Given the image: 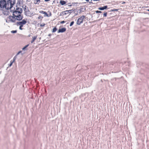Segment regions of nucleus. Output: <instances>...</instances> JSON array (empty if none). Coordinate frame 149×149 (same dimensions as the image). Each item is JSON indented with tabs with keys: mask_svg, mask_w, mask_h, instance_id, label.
<instances>
[{
	"mask_svg": "<svg viewBox=\"0 0 149 149\" xmlns=\"http://www.w3.org/2000/svg\"><path fill=\"white\" fill-rule=\"evenodd\" d=\"M15 3V0H0V7L10 9Z\"/></svg>",
	"mask_w": 149,
	"mask_h": 149,
	"instance_id": "f257e3e1",
	"label": "nucleus"
},
{
	"mask_svg": "<svg viewBox=\"0 0 149 149\" xmlns=\"http://www.w3.org/2000/svg\"><path fill=\"white\" fill-rule=\"evenodd\" d=\"M85 16L83 15L79 18L77 20V24L78 25H80L83 22L84 19H85Z\"/></svg>",
	"mask_w": 149,
	"mask_h": 149,
	"instance_id": "f03ea898",
	"label": "nucleus"
},
{
	"mask_svg": "<svg viewBox=\"0 0 149 149\" xmlns=\"http://www.w3.org/2000/svg\"><path fill=\"white\" fill-rule=\"evenodd\" d=\"M15 17V18L17 19V20L20 21L22 20L23 18V15L22 13L21 14H17L16 15H14Z\"/></svg>",
	"mask_w": 149,
	"mask_h": 149,
	"instance_id": "7ed1b4c3",
	"label": "nucleus"
},
{
	"mask_svg": "<svg viewBox=\"0 0 149 149\" xmlns=\"http://www.w3.org/2000/svg\"><path fill=\"white\" fill-rule=\"evenodd\" d=\"M24 11L25 15L26 16H29V15H31L32 14L31 13L30 14L29 11V10L28 8L26 6H25L24 8Z\"/></svg>",
	"mask_w": 149,
	"mask_h": 149,
	"instance_id": "20e7f679",
	"label": "nucleus"
},
{
	"mask_svg": "<svg viewBox=\"0 0 149 149\" xmlns=\"http://www.w3.org/2000/svg\"><path fill=\"white\" fill-rule=\"evenodd\" d=\"M27 19H24L22 21H19L17 22V25H22L23 26L24 25L26 24L27 23Z\"/></svg>",
	"mask_w": 149,
	"mask_h": 149,
	"instance_id": "39448f33",
	"label": "nucleus"
},
{
	"mask_svg": "<svg viewBox=\"0 0 149 149\" xmlns=\"http://www.w3.org/2000/svg\"><path fill=\"white\" fill-rule=\"evenodd\" d=\"M9 20L10 22H15L17 19H16L15 17L14 16H10L8 17Z\"/></svg>",
	"mask_w": 149,
	"mask_h": 149,
	"instance_id": "423d86ee",
	"label": "nucleus"
},
{
	"mask_svg": "<svg viewBox=\"0 0 149 149\" xmlns=\"http://www.w3.org/2000/svg\"><path fill=\"white\" fill-rule=\"evenodd\" d=\"M66 30V29L65 28H63L61 29H59L58 32L59 33H63L65 32Z\"/></svg>",
	"mask_w": 149,
	"mask_h": 149,
	"instance_id": "0eeeda50",
	"label": "nucleus"
},
{
	"mask_svg": "<svg viewBox=\"0 0 149 149\" xmlns=\"http://www.w3.org/2000/svg\"><path fill=\"white\" fill-rule=\"evenodd\" d=\"M22 12H21L20 11H14L13 13V15L14 16L15 15H16L17 14H21V13H22Z\"/></svg>",
	"mask_w": 149,
	"mask_h": 149,
	"instance_id": "6e6552de",
	"label": "nucleus"
},
{
	"mask_svg": "<svg viewBox=\"0 0 149 149\" xmlns=\"http://www.w3.org/2000/svg\"><path fill=\"white\" fill-rule=\"evenodd\" d=\"M107 8V6H105L102 7H100L98 8V9L100 10H103L106 9Z\"/></svg>",
	"mask_w": 149,
	"mask_h": 149,
	"instance_id": "1a4fd4ad",
	"label": "nucleus"
},
{
	"mask_svg": "<svg viewBox=\"0 0 149 149\" xmlns=\"http://www.w3.org/2000/svg\"><path fill=\"white\" fill-rule=\"evenodd\" d=\"M39 13H40L45 14V15L44 16V17L48 16L47 13L46 12L44 11H40Z\"/></svg>",
	"mask_w": 149,
	"mask_h": 149,
	"instance_id": "9d476101",
	"label": "nucleus"
},
{
	"mask_svg": "<svg viewBox=\"0 0 149 149\" xmlns=\"http://www.w3.org/2000/svg\"><path fill=\"white\" fill-rule=\"evenodd\" d=\"M22 9L21 8L16 7V9L14 11H19L22 12Z\"/></svg>",
	"mask_w": 149,
	"mask_h": 149,
	"instance_id": "9b49d317",
	"label": "nucleus"
},
{
	"mask_svg": "<svg viewBox=\"0 0 149 149\" xmlns=\"http://www.w3.org/2000/svg\"><path fill=\"white\" fill-rule=\"evenodd\" d=\"M34 3L35 4H39L40 2V0H33Z\"/></svg>",
	"mask_w": 149,
	"mask_h": 149,
	"instance_id": "f8f14e48",
	"label": "nucleus"
},
{
	"mask_svg": "<svg viewBox=\"0 0 149 149\" xmlns=\"http://www.w3.org/2000/svg\"><path fill=\"white\" fill-rule=\"evenodd\" d=\"M60 3L62 5H63L66 3V2L64 1H61Z\"/></svg>",
	"mask_w": 149,
	"mask_h": 149,
	"instance_id": "ddd939ff",
	"label": "nucleus"
},
{
	"mask_svg": "<svg viewBox=\"0 0 149 149\" xmlns=\"http://www.w3.org/2000/svg\"><path fill=\"white\" fill-rule=\"evenodd\" d=\"M37 37V36H34L33 37L32 40L31 41V43H32L33 42L35 41V40L36 39Z\"/></svg>",
	"mask_w": 149,
	"mask_h": 149,
	"instance_id": "4468645a",
	"label": "nucleus"
},
{
	"mask_svg": "<svg viewBox=\"0 0 149 149\" xmlns=\"http://www.w3.org/2000/svg\"><path fill=\"white\" fill-rule=\"evenodd\" d=\"M57 30V28L56 27H55L53 29L52 32L53 33H54V32H56Z\"/></svg>",
	"mask_w": 149,
	"mask_h": 149,
	"instance_id": "2eb2a0df",
	"label": "nucleus"
},
{
	"mask_svg": "<svg viewBox=\"0 0 149 149\" xmlns=\"http://www.w3.org/2000/svg\"><path fill=\"white\" fill-rule=\"evenodd\" d=\"M29 45H26L24 47L22 48V49L23 50H25L26 48Z\"/></svg>",
	"mask_w": 149,
	"mask_h": 149,
	"instance_id": "dca6fc26",
	"label": "nucleus"
},
{
	"mask_svg": "<svg viewBox=\"0 0 149 149\" xmlns=\"http://www.w3.org/2000/svg\"><path fill=\"white\" fill-rule=\"evenodd\" d=\"M69 11L68 10H66L65 11H63V13H65L64 15H65L67 14H68Z\"/></svg>",
	"mask_w": 149,
	"mask_h": 149,
	"instance_id": "f3484780",
	"label": "nucleus"
},
{
	"mask_svg": "<svg viewBox=\"0 0 149 149\" xmlns=\"http://www.w3.org/2000/svg\"><path fill=\"white\" fill-rule=\"evenodd\" d=\"M68 11H69L68 13L70 14L71 13L73 12L74 10H68Z\"/></svg>",
	"mask_w": 149,
	"mask_h": 149,
	"instance_id": "a211bd4d",
	"label": "nucleus"
},
{
	"mask_svg": "<svg viewBox=\"0 0 149 149\" xmlns=\"http://www.w3.org/2000/svg\"><path fill=\"white\" fill-rule=\"evenodd\" d=\"M11 32L12 33H16L17 32V30L12 31H11Z\"/></svg>",
	"mask_w": 149,
	"mask_h": 149,
	"instance_id": "6ab92c4d",
	"label": "nucleus"
},
{
	"mask_svg": "<svg viewBox=\"0 0 149 149\" xmlns=\"http://www.w3.org/2000/svg\"><path fill=\"white\" fill-rule=\"evenodd\" d=\"M74 21H72V22H71V23H70V26H72L73 24H74Z\"/></svg>",
	"mask_w": 149,
	"mask_h": 149,
	"instance_id": "aec40b11",
	"label": "nucleus"
},
{
	"mask_svg": "<svg viewBox=\"0 0 149 149\" xmlns=\"http://www.w3.org/2000/svg\"><path fill=\"white\" fill-rule=\"evenodd\" d=\"M96 13H101L102 12L101 11L97 10L95 11Z\"/></svg>",
	"mask_w": 149,
	"mask_h": 149,
	"instance_id": "412c9836",
	"label": "nucleus"
},
{
	"mask_svg": "<svg viewBox=\"0 0 149 149\" xmlns=\"http://www.w3.org/2000/svg\"><path fill=\"white\" fill-rule=\"evenodd\" d=\"M107 12L103 14V16L104 17H106L107 16Z\"/></svg>",
	"mask_w": 149,
	"mask_h": 149,
	"instance_id": "4be33fe9",
	"label": "nucleus"
},
{
	"mask_svg": "<svg viewBox=\"0 0 149 149\" xmlns=\"http://www.w3.org/2000/svg\"><path fill=\"white\" fill-rule=\"evenodd\" d=\"M20 26H19V29L20 30H22V27L23 26H22V25H19Z\"/></svg>",
	"mask_w": 149,
	"mask_h": 149,
	"instance_id": "5701e85b",
	"label": "nucleus"
},
{
	"mask_svg": "<svg viewBox=\"0 0 149 149\" xmlns=\"http://www.w3.org/2000/svg\"><path fill=\"white\" fill-rule=\"evenodd\" d=\"M43 17H42L41 16H39L38 17V19H42V18Z\"/></svg>",
	"mask_w": 149,
	"mask_h": 149,
	"instance_id": "b1692460",
	"label": "nucleus"
},
{
	"mask_svg": "<svg viewBox=\"0 0 149 149\" xmlns=\"http://www.w3.org/2000/svg\"><path fill=\"white\" fill-rule=\"evenodd\" d=\"M16 59V56H15L13 58V61L12 62H13Z\"/></svg>",
	"mask_w": 149,
	"mask_h": 149,
	"instance_id": "393cba45",
	"label": "nucleus"
},
{
	"mask_svg": "<svg viewBox=\"0 0 149 149\" xmlns=\"http://www.w3.org/2000/svg\"><path fill=\"white\" fill-rule=\"evenodd\" d=\"M13 63V62H11V63H10V65H9V66H11L12 65Z\"/></svg>",
	"mask_w": 149,
	"mask_h": 149,
	"instance_id": "a878e982",
	"label": "nucleus"
},
{
	"mask_svg": "<svg viewBox=\"0 0 149 149\" xmlns=\"http://www.w3.org/2000/svg\"><path fill=\"white\" fill-rule=\"evenodd\" d=\"M45 25V24H43V25H42V24H40V26L41 27H42L44 26Z\"/></svg>",
	"mask_w": 149,
	"mask_h": 149,
	"instance_id": "bb28decb",
	"label": "nucleus"
},
{
	"mask_svg": "<svg viewBox=\"0 0 149 149\" xmlns=\"http://www.w3.org/2000/svg\"><path fill=\"white\" fill-rule=\"evenodd\" d=\"M65 22L64 21H62L61 22V24H63Z\"/></svg>",
	"mask_w": 149,
	"mask_h": 149,
	"instance_id": "cd10ccee",
	"label": "nucleus"
},
{
	"mask_svg": "<svg viewBox=\"0 0 149 149\" xmlns=\"http://www.w3.org/2000/svg\"><path fill=\"white\" fill-rule=\"evenodd\" d=\"M21 51H19L18 53L17 54V55H18L20 53H21Z\"/></svg>",
	"mask_w": 149,
	"mask_h": 149,
	"instance_id": "c85d7f7f",
	"label": "nucleus"
},
{
	"mask_svg": "<svg viewBox=\"0 0 149 149\" xmlns=\"http://www.w3.org/2000/svg\"><path fill=\"white\" fill-rule=\"evenodd\" d=\"M61 13L63 15H64L65 13H63V11Z\"/></svg>",
	"mask_w": 149,
	"mask_h": 149,
	"instance_id": "c756f323",
	"label": "nucleus"
},
{
	"mask_svg": "<svg viewBox=\"0 0 149 149\" xmlns=\"http://www.w3.org/2000/svg\"><path fill=\"white\" fill-rule=\"evenodd\" d=\"M90 4L93 3V2L92 1L89 2Z\"/></svg>",
	"mask_w": 149,
	"mask_h": 149,
	"instance_id": "7c9ffc66",
	"label": "nucleus"
},
{
	"mask_svg": "<svg viewBox=\"0 0 149 149\" xmlns=\"http://www.w3.org/2000/svg\"><path fill=\"white\" fill-rule=\"evenodd\" d=\"M45 1H50V0H45Z\"/></svg>",
	"mask_w": 149,
	"mask_h": 149,
	"instance_id": "2f4dec72",
	"label": "nucleus"
},
{
	"mask_svg": "<svg viewBox=\"0 0 149 149\" xmlns=\"http://www.w3.org/2000/svg\"><path fill=\"white\" fill-rule=\"evenodd\" d=\"M51 34H49V35H48V36H51Z\"/></svg>",
	"mask_w": 149,
	"mask_h": 149,
	"instance_id": "473e14b6",
	"label": "nucleus"
},
{
	"mask_svg": "<svg viewBox=\"0 0 149 149\" xmlns=\"http://www.w3.org/2000/svg\"><path fill=\"white\" fill-rule=\"evenodd\" d=\"M89 0H86V1H89Z\"/></svg>",
	"mask_w": 149,
	"mask_h": 149,
	"instance_id": "72a5a7b5",
	"label": "nucleus"
},
{
	"mask_svg": "<svg viewBox=\"0 0 149 149\" xmlns=\"http://www.w3.org/2000/svg\"><path fill=\"white\" fill-rule=\"evenodd\" d=\"M31 36V35H29V36H28V37H30Z\"/></svg>",
	"mask_w": 149,
	"mask_h": 149,
	"instance_id": "f704fd0d",
	"label": "nucleus"
},
{
	"mask_svg": "<svg viewBox=\"0 0 149 149\" xmlns=\"http://www.w3.org/2000/svg\"><path fill=\"white\" fill-rule=\"evenodd\" d=\"M125 3V2H123V3Z\"/></svg>",
	"mask_w": 149,
	"mask_h": 149,
	"instance_id": "c9c22d12",
	"label": "nucleus"
},
{
	"mask_svg": "<svg viewBox=\"0 0 149 149\" xmlns=\"http://www.w3.org/2000/svg\"><path fill=\"white\" fill-rule=\"evenodd\" d=\"M72 6L71 5H69V6Z\"/></svg>",
	"mask_w": 149,
	"mask_h": 149,
	"instance_id": "e433bc0d",
	"label": "nucleus"
},
{
	"mask_svg": "<svg viewBox=\"0 0 149 149\" xmlns=\"http://www.w3.org/2000/svg\"><path fill=\"white\" fill-rule=\"evenodd\" d=\"M115 10V11H117V10L116 9V10Z\"/></svg>",
	"mask_w": 149,
	"mask_h": 149,
	"instance_id": "4c0bfd02",
	"label": "nucleus"
},
{
	"mask_svg": "<svg viewBox=\"0 0 149 149\" xmlns=\"http://www.w3.org/2000/svg\"><path fill=\"white\" fill-rule=\"evenodd\" d=\"M148 10V11H149V10Z\"/></svg>",
	"mask_w": 149,
	"mask_h": 149,
	"instance_id": "58836bf2",
	"label": "nucleus"
}]
</instances>
